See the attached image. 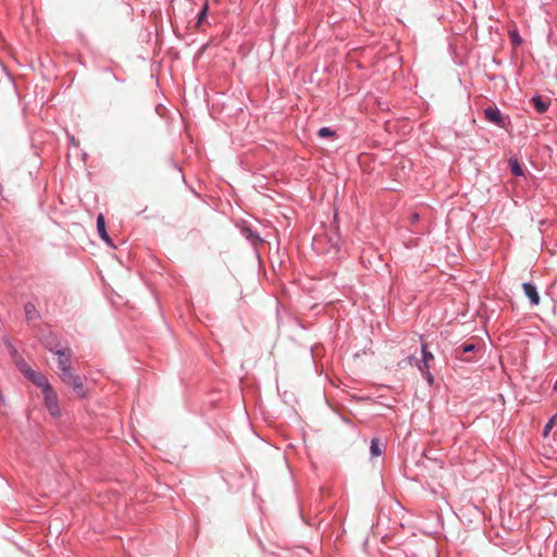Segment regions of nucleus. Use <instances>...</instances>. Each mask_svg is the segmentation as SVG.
<instances>
[{"label":"nucleus","instance_id":"obj_17","mask_svg":"<svg viewBox=\"0 0 557 557\" xmlns=\"http://www.w3.org/2000/svg\"><path fill=\"white\" fill-rule=\"evenodd\" d=\"M164 111H166V109H165L162 104H159V106L156 108V112H157L160 116H163V115H164Z\"/></svg>","mask_w":557,"mask_h":557},{"label":"nucleus","instance_id":"obj_8","mask_svg":"<svg viewBox=\"0 0 557 557\" xmlns=\"http://www.w3.org/2000/svg\"><path fill=\"white\" fill-rule=\"evenodd\" d=\"M522 288L527 297L530 299L531 304L533 306H537L540 304V295L537 293L536 287L530 283H523Z\"/></svg>","mask_w":557,"mask_h":557},{"label":"nucleus","instance_id":"obj_9","mask_svg":"<svg viewBox=\"0 0 557 557\" xmlns=\"http://www.w3.org/2000/svg\"><path fill=\"white\" fill-rule=\"evenodd\" d=\"M25 318L28 323L34 321H38L40 319V313L37 310L36 306L33 302H26L24 305Z\"/></svg>","mask_w":557,"mask_h":557},{"label":"nucleus","instance_id":"obj_14","mask_svg":"<svg viewBox=\"0 0 557 557\" xmlns=\"http://www.w3.org/2000/svg\"><path fill=\"white\" fill-rule=\"evenodd\" d=\"M557 424V414L553 416L548 422L546 423L545 428H544V431H543V436L544 437H547L550 430Z\"/></svg>","mask_w":557,"mask_h":557},{"label":"nucleus","instance_id":"obj_4","mask_svg":"<svg viewBox=\"0 0 557 557\" xmlns=\"http://www.w3.org/2000/svg\"><path fill=\"white\" fill-rule=\"evenodd\" d=\"M25 377L29 380L34 385L41 388V392L52 386L45 374L36 372L32 368L26 369Z\"/></svg>","mask_w":557,"mask_h":557},{"label":"nucleus","instance_id":"obj_15","mask_svg":"<svg viewBox=\"0 0 557 557\" xmlns=\"http://www.w3.org/2000/svg\"><path fill=\"white\" fill-rule=\"evenodd\" d=\"M318 134L320 137H331L334 135V133L327 127L320 128Z\"/></svg>","mask_w":557,"mask_h":557},{"label":"nucleus","instance_id":"obj_2","mask_svg":"<svg viewBox=\"0 0 557 557\" xmlns=\"http://www.w3.org/2000/svg\"><path fill=\"white\" fill-rule=\"evenodd\" d=\"M433 359L434 357L432 352L426 349V345H422V360H418L414 357L409 358V363L414 362L430 384L433 382V375L429 371V362Z\"/></svg>","mask_w":557,"mask_h":557},{"label":"nucleus","instance_id":"obj_10","mask_svg":"<svg viewBox=\"0 0 557 557\" xmlns=\"http://www.w3.org/2000/svg\"><path fill=\"white\" fill-rule=\"evenodd\" d=\"M459 349H460V351L459 350L456 351L458 358H460L461 360H465V361H470V358L462 357V355L473 351L475 349V345L471 344V343H465L460 346Z\"/></svg>","mask_w":557,"mask_h":557},{"label":"nucleus","instance_id":"obj_13","mask_svg":"<svg viewBox=\"0 0 557 557\" xmlns=\"http://www.w3.org/2000/svg\"><path fill=\"white\" fill-rule=\"evenodd\" d=\"M370 451L373 457H377L382 455V449L380 448V442L377 438H372Z\"/></svg>","mask_w":557,"mask_h":557},{"label":"nucleus","instance_id":"obj_7","mask_svg":"<svg viewBox=\"0 0 557 557\" xmlns=\"http://www.w3.org/2000/svg\"><path fill=\"white\" fill-rule=\"evenodd\" d=\"M484 115L490 122H492L498 126H504V119L502 116L500 111L497 108H492V107L486 108L484 110Z\"/></svg>","mask_w":557,"mask_h":557},{"label":"nucleus","instance_id":"obj_16","mask_svg":"<svg viewBox=\"0 0 557 557\" xmlns=\"http://www.w3.org/2000/svg\"><path fill=\"white\" fill-rule=\"evenodd\" d=\"M207 9H208V5L205 4V7L202 8L201 12L198 14V25H200L207 14Z\"/></svg>","mask_w":557,"mask_h":557},{"label":"nucleus","instance_id":"obj_12","mask_svg":"<svg viewBox=\"0 0 557 557\" xmlns=\"http://www.w3.org/2000/svg\"><path fill=\"white\" fill-rule=\"evenodd\" d=\"M510 170L513 175L521 176L523 175V170L519 161L515 158H510L509 160Z\"/></svg>","mask_w":557,"mask_h":557},{"label":"nucleus","instance_id":"obj_19","mask_svg":"<svg viewBox=\"0 0 557 557\" xmlns=\"http://www.w3.org/2000/svg\"><path fill=\"white\" fill-rule=\"evenodd\" d=\"M71 140H72V144L76 145V140H75L74 136H72Z\"/></svg>","mask_w":557,"mask_h":557},{"label":"nucleus","instance_id":"obj_20","mask_svg":"<svg viewBox=\"0 0 557 557\" xmlns=\"http://www.w3.org/2000/svg\"><path fill=\"white\" fill-rule=\"evenodd\" d=\"M412 219L416 221V220L418 219V214H417V213H416V214H413V215H412Z\"/></svg>","mask_w":557,"mask_h":557},{"label":"nucleus","instance_id":"obj_5","mask_svg":"<svg viewBox=\"0 0 557 557\" xmlns=\"http://www.w3.org/2000/svg\"><path fill=\"white\" fill-rule=\"evenodd\" d=\"M40 342L47 350L53 352L54 355L58 354V350L65 349L64 347H62L58 336L52 332L42 334L40 337Z\"/></svg>","mask_w":557,"mask_h":557},{"label":"nucleus","instance_id":"obj_18","mask_svg":"<svg viewBox=\"0 0 557 557\" xmlns=\"http://www.w3.org/2000/svg\"><path fill=\"white\" fill-rule=\"evenodd\" d=\"M27 368H30L29 366H27L25 362H22L18 364V369L20 371L25 375V371Z\"/></svg>","mask_w":557,"mask_h":557},{"label":"nucleus","instance_id":"obj_6","mask_svg":"<svg viewBox=\"0 0 557 557\" xmlns=\"http://www.w3.org/2000/svg\"><path fill=\"white\" fill-rule=\"evenodd\" d=\"M96 224H97V232H98V235L99 237L107 244L109 245L110 247H114V245L112 244V240L109 236V234L107 233V230H106V221H104V216L103 214H99L97 216V221H96Z\"/></svg>","mask_w":557,"mask_h":557},{"label":"nucleus","instance_id":"obj_11","mask_svg":"<svg viewBox=\"0 0 557 557\" xmlns=\"http://www.w3.org/2000/svg\"><path fill=\"white\" fill-rule=\"evenodd\" d=\"M535 110L539 113H544L548 109V103L541 99V97H534L532 99Z\"/></svg>","mask_w":557,"mask_h":557},{"label":"nucleus","instance_id":"obj_1","mask_svg":"<svg viewBox=\"0 0 557 557\" xmlns=\"http://www.w3.org/2000/svg\"><path fill=\"white\" fill-rule=\"evenodd\" d=\"M55 355L58 356L59 376L62 382L72 386L77 396L85 398L87 394L84 388L82 377L74 372L71 364V350L65 348L63 350H58V354Z\"/></svg>","mask_w":557,"mask_h":557},{"label":"nucleus","instance_id":"obj_3","mask_svg":"<svg viewBox=\"0 0 557 557\" xmlns=\"http://www.w3.org/2000/svg\"><path fill=\"white\" fill-rule=\"evenodd\" d=\"M42 396H44L45 406H46L47 410L49 411V413L54 418L60 417L61 410H60V406H59V397H58L57 392L53 389V387L50 386L47 389H44Z\"/></svg>","mask_w":557,"mask_h":557}]
</instances>
